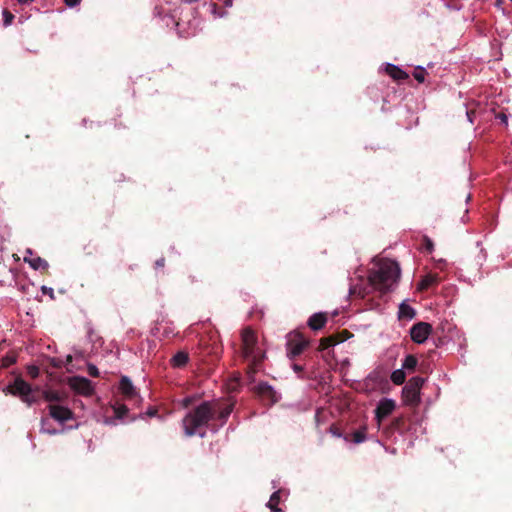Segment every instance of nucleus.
I'll return each mask as SVG.
<instances>
[{
	"mask_svg": "<svg viewBox=\"0 0 512 512\" xmlns=\"http://www.w3.org/2000/svg\"><path fill=\"white\" fill-rule=\"evenodd\" d=\"M234 409L233 402L203 401L190 409L182 419V427L187 437H204L206 429L217 431L223 426Z\"/></svg>",
	"mask_w": 512,
	"mask_h": 512,
	"instance_id": "nucleus-1",
	"label": "nucleus"
},
{
	"mask_svg": "<svg viewBox=\"0 0 512 512\" xmlns=\"http://www.w3.org/2000/svg\"><path fill=\"white\" fill-rule=\"evenodd\" d=\"M241 340L242 356L245 359L250 360L246 369V374L250 381H254V375L264 359V354L257 348V336L250 327H246L242 330Z\"/></svg>",
	"mask_w": 512,
	"mask_h": 512,
	"instance_id": "nucleus-2",
	"label": "nucleus"
},
{
	"mask_svg": "<svg viewBox=\"0 0 512 512\" xmlns=\"http://www.w3.org/2000/svg\"><path fill=\"white\" fill-rule=\"evenodd\" d=\"M400 277V268L397 262L385 260L379 268L373 271L369 276L371 285L381 293L390 291L391 287Z\"/></svg>",
	"mask_w": 512,
	"mask_h": 512,
	"instance_id": "nucleus-3",
	"label": "nucleus"
},
{
	"mask_svg": "<svg viewBox=\"0 0 512 512\" xmlns=\"http://www.w3.org/2000/svg\"><path fill=\"white\" fill-rule=\"evenodd\" d=\"M37 391L38 388L33 389L21 376L16 377L13 382L3 389L6 395L10 394L19 397L20 400L29 407L38 402Z\"/></svg>",
	"mask_w": 512,
	"mask_h": 512,
	"instance_id": "nucleus-4",
	"label": "nucleus"
},
{
	"mask_svg": "<svg viewBox=\"0 0 512 512\" xmlns=\"http://www.w3.org/2000/svg\"><path fill=\"white\" fill-rule=\"evenodd\" d=\"M310 345V341L306 339L300 332H291L287 336L286 353L290 360H294L302 354Z\"/></svg>",
	"mask_w": 512,
	"mask_h": 512,
	"instance_id": "nucleus-5",
	"label": "nucleus"
},
{
	"mask_svg": "<svg viewBox=\"0 0 512 512\" xmlns=\"http://www.w3.org/2000/svg\"><path fill=\"white\" fill-rule=\"evenodd\" d=\"M253 391L265 405L271 406L279 400L277 392L267 382H260Z\"/></svg>",
	"mask_w": 512,
	"mask_h": 512,
	"instance_id": "nucleus-6",
	"label": "nucleus"
},
{
	"mask_svg": "<svg viewBox=\"0 0 512 512\" xmlns=\"http://www.w3.org/2000/svg\"><path fill=\"white\" fill-rule=\"evenodd\" d=\"M69 387L76 393L83 396H92L94 394V387L92 382L82 376H73L68 379Z\"/></svg>",
	"mask_w": 512,
	"mask_h": 512,
	"instance_id": "nucleus-7",
	"label": "nucleus"
},
{
	"mask_svg": "<svg viewBox=\"0 0 512 512\" xmlns=\"http://www.w3.org/2000/svg\"><path fill=\"white\" fill-rule=\"evenodd\" d=\"M431 332V324L427 322H418L411 327L410 336L415 343L421 344L426 341Z\"/></svg>",
	"mask_w": 512,
	"mask_h": 512,
	"instance_id": "nucleus-8",
	"label": "nucleus"
},
{
	"mask_svg": "<svg viewBox=\"0 0 512 512\" xmlns=\"http://www.w3.org/2000/svg\"><path fill=\"white\" fill-rule=\"evenodd\" d=\"M49 415L60 423H64L73 419L74 413L68 407L57 405V404H49L48 405Z\"/></svg>",
	"mask_w": 512,
	"mask_h": 512,
	"instance_id": "nucleus-9",
	"label": "nucleus"
},
{
	"mask_svg": "<svg viewBox=\"0 0 512 512\" xmlns=\"http://www.w3.org/2000/svg\"><path fill=\"white\" fill-rule=\"evenodd\" d=\"M396 408V403L394 400L389 398H383L379 401L376 409H375V417L380 424L381 421L388 417L394 409Z\"/></svg>",
	"mask_w": 512,
	"mask_h": 512,
	"instance_id": "nucleus-10",
	"label": "nucleus"
},
{
	"mask_svg": "<svg viewBox=\"0 0 512 512\" xmlns=\"http://www.w3.org/2000/svg\"><path fill=\"white\" fill-rule=\"evenodd\" d=\"M119 391L127 400L135 399L138 396L136 388L127 376H122L119 382Z\"/></svg>",
	"mask_w": 512,
	"mask_h": 512,
	"instance_id": "nucleus-11",
	"label": "nucleus"
},
{
	"mask_svg": "<svg viewBox=\"0 0 512 512\" xmlns=\"http://www.w3.org/2000/svg\"><path fill=\"white\" fill-rule=\"evenodd\" d=\"M328 321V313L318 312L311 315L307 321L308 327L313 331L321 330Z\"/></svg>",
	"mask_w": 512,
	"mask_h": 512,
	"instance_id": "nucleus-12",
	"label": "nucleus"
},
{
	"mask_svg": "<svg viewBox=\"0 0 512 512\" xmlns=\"http://www.w3.org/2000/svg\"><path fill=\"white\" fill-rule=\"evenodd\" d=\"M402 398L405 404L416 407L420 403V392L405 385L402 389Z\"/></svg>",
	"mask_w": 512,
	"mask_h": 512,
	"instance_id": "nucleus-13",
	"label": "nucleus"
},
{
	"mask_svg": "<svg viewBox=\"0 0 512 512\" xmlns=\"http://www.w3.org/2000/svg\"><path fill=\"white\" fill-rule=\"evenodd\" d=\"M385 72L395 81H403L409 78L404 70L394 64H386Z\"/></svg>",
	"mask_w": 512,
	"mask_h": 512,
	"instance_id": "nucleus-14",
	"label": "nucleus"
},
{
	"mask_svg": "<svg viewBox=\"0 0 512 512\" xmlns=\"http://www.w3.org/2000/svg\"><path fill=\"white\" fill-rule=\"evenodd\" d=\"M24 261L27 262L34 270H41L43 272H48L49 264L48 262L41 257L28 258L24 257Z\"/></svg>",
	"mask_w": 512,
	"mask_h": 512,
	"instance_id": "nucleus-15",
	"label": "nucleus"
},
{
	"mask_svg": "<svg viewBox=\"0 0 512 512\" xmlns=\"http://www.w3.org/2000/svg\"><path fill=\"white\" fill-rule=\"evenodd\" d=\"M438 282H439V277L437 274H427L418 283V290L419 291L428 290L430 287L437 285Z\"/></svg>",
	"mask_w": 512,
	"mask_h": 512,
	"instance_id": "nucleus-16",
	"label": "nucleus"
},
{
	"mask_svg": "<svg viewBox=\"0 0 512 512\" xmlns=\"http://www.w3.org/2000/svg\"><path fill=\"white\" fill-rule=\"evenodd\" d=\"M416 316V311L410 305L401 303L398 311L399 320H412Z\"/></svg>",
	"mask_w": 512,
	"mask_h": 512,
	"instance_id": "nucleus-17",
	"label": "nucleus"
},
{
	"mask_svg": "<svg viewBox=\"0 0 512 512\" xmlns=\"http://www.w3.org/2000/svg\"><path fill=\"white\" fill-rule=\"evenodd\" d=\"M189 360L188 353L184 351L177 352L171 359V365L175 368H181L187 364Z\"/></svg>",
	"mask_w": 512,
	"mask_h": 512,
	"instance_id": "nucleus-18",
	"label": "nucleus"
},
{
	"mask_svg": "<svg viewBox=\"0 0 512 512\" xmlns=\"http://www.w3.org/2000/svg\"><path fill=\"white\" fill-rule=\"evenodd\" d=\"M366 430H367L366 426H363L359 430L353 432L351 434V438H350V435H346L344 437V439L346 441L351 440L355 444H360L366 440Z\"/></svg>",
	"mask_w": 512,
	"mask_h": 512,
	"instance_id": "nucleus-19",
	"label": "nucleus"
},
{
	"mask_svg": "<svg viewBox=\"0 0 512 512\" xmlns=\"http://www.w3.org/2000/svg\"><path fill=\"white\" fill-rule=\"evenodd\" d=\"M43 398L53 404V402H61L63 400L62 395L56 390H45L42 392Z\"/></svg>",
	"mask_w": 512,
	"mask_h": 512,
	"instance_id": "nucleus-20",
	"label": "nucleus"
},
{
	"mask_svg": "<svg viewBox=\"0 0 512 512\" xmlns=\"http://www.w3.org/2000/svg\"><path fill=\"white\" fill-rule=\"evenodd\" d=\"M418 360L414 355H407L402 363V368L407 371H414L417 367Z\"/></svg>",
	"mask_w": 512,
	"mask_h": 512,
	"instance_id": "nucleus-21",
	"label": "nucleus"
},
{
	"mask_svg": "<svg viewBox=\"0 0 512 512\" xmlns=\"http://www.w3.org/2000/svg\"><path fill=\"white\" fill-rule=\"evenodd\" d=\"M406 374L404 372V369H397L394 370L391 374V381L395 385H402L405 382Z\"/></svg>",
	"mask_w": 512,
	"mask_h": 512,
	"instance_id": "nucleus-22",
	"label": "nucleus"
},
{
	"mask_svg": "<svg viewBox=\"0 0 512 512\" xmlns=\"http://www.w3.org/2000/svg\"><path fill=\"white\" fill-rule=\"evenodd\" d=\"M279 503H280V491H276L271 495L267 506L270 508V510L272 512H279L280 511V509L278 508Z\"/></svg>",
	"mask_w": 512,
	"mask_h": 512,
	"instance_id": "nucleus-23",
	"label": "nucleus"
},
{
	"mask_svg": "<svg viewBox=\"0 0 512 512\" xmlns=\"http://www.w3.org/2000/svg\"><path fill=\"white\" fill-rule=\"evenodd\" d=\"M423 383H424V379L422 377L415 376V377H412L407 382L406 385L409 386L410 388L416 389L417 391L420 392V389H421Z\"/></svg>",
	"mask_w": 512,
	"mask_h": 512,
	"instance_id": "nucleus-24",
	"label": "nucleus"
},
{
	"mask_svg": "<svg viewBox=\"0 0 512 512\" xmlns=\"http://www.w3.org/2000/svg\"><path fill=\"white\" fill-rule=\"evenodd\" d=\"M427 72L424 68L422 67H417L414 72H413V76L414 78L419 82V83H423L424 80H425V76H426Z\"/></svg>",
	"mask_w": 512,
	"mask_h": 512,
	"instance_id": "nucleus-25",
	"label": "nucleus"
},
{
	"mask_svg": "<svg viewBox=\"0 0 512 512\" xmlns=\"http://www.w3.org/2000/svg\"><path fill=\"white\" fill-rule=\"evenodd\" d=\"M114 413L116 418L122 419L128 413V408L123 404L117 405L114 407Z\"/></svg>",
	"mask_w": 512,
	"mask_h": 512,
	"instance_id": "nucleus-26",
	"label": "nucleus"
},
{
	"mask_svg": "<svg viewBox=\"0 0 512 512\" xmlns=\"http://www.w3.org/2000/svg\"><path fill=\"white\" fill-rule=\"evenodd\" d=\"M2 14H3L4 26L7 27V26L11 25L14 20V15L8 9H4Z\"/></svg>",
	"mask_w": 512,
	"mask_h": 512,
	"instance_id": "nucleus-27",
	"label": "nucleus"
},
{
	"mask_svg": "<svg viewBox=\"0 0 512 512\" xmlns=\"http://www.w3.org/2000/svg\"><path fill=\"white\" fill-rule=\"evenodd\" d=\"M327 341L330 342L332 344V346H335V345H337L339 343L344 342L345 341V337H341L340 334L335 333V334L327 336Z\"/></svg>",
	"mask_w": 512,
	"mask_h": 512,
	"instance_id": "nucleus-28",
	"label": "nucleus"
},
{
	"mask_svg": "<svg viewBox=\"0 0 512 512\" xmlns=\"http://www.w3.org/2000/svg\"><path fill=\"white\" fill-rule=\"evenodd\" d=\"M422 241H423L422 245H423V248L425 249V251L428 253H432V251L434 250L433 241L427 236H424Z\"/></svg>",
	"mask_w": 512,
	"mask_h": 512,
	"instance_id": "nucleus-29",
	"label": "nucleus"
},
{
	"mask_svg": "<svg viewBox=\"0 0 512 512\" xmlns=\"http://www.w3.org/2000/svg\"><path fill=\"white\" fill-rule=\"evenodd\" d=\"M221 348L217 341H214L211 347L207 344V354L209 355H218Z\"/></svg>",
	"mask_w": 512,
	"mask_h": 512,
	"instance_id": "nucleus-30",
	"label": "nucleus"
},
{
	"mask_svg": "<svg viewBox=\"0 0 512 512\" xmlns=\"http://www.w3.org/2000/svg\"><path fill=\"white\" fill-rule=\"evenodd\" d=\"M39 373H40V370H39V368L37 366L30 365V366L27 367V374L32 379H36L39 376Z\"/></svg>",
	"mask_w": 512,
	"mask_h": 512,
	"instance_id": "nucleus-31",
	"label": "nucleus"
},
{
	"mask_svg": "<svg viewBox=\"0 0 512 512\" xmlns=\"http://www.w3.org/2000/svg\"><path fill=\"white\" fill-rule=\"evenodd\" d=\"M403 425H404L403 417H397L391 423V427L395 430H400Z\"/></svg>",
	"mask_w": 512,
	"mask_h": 512,
	"instance_id": "nucleus-32",
	"label": "nucleus"
},
{
	"mask_svg": "<svg viewBox=\"0 0 512 512\" xmlns=\"http://www.w3.org/2000/svg\"><path fill=\"white\" fill-rule=\"evenodd\" d=\"M329 347H333V346L330 342L327 341V337L321 338L320 342H319L318 350L324 351V350L328 349Z\"/></svg>",
	"mask_w": 512,
	"mask_h": 512,
	"instance_id": "nucleus-33",
	"label": "nucleus"
},
{
	"mask_svg": "<svg viewBox=\"0 0 512 512\" xmlns=\"http://www.w3.org/2000/svg\"><path fill=\"white\" fill-rule=\"evenodd\" d=\"M87 370L88 374L92 377H98L100 374L98 368L93 364H88Z\"/></svg>",
	"mask_w": 512,
	"mask_h": 512,
	"instance_id": "nucleus-34",
	"label": "nucleus"
},
{
	"mask_svg": "<svg viewBox=\"0 0 512 512\" xmlns=\"http://www.w3.org/2000/svg\"><path fill=\"white\" fill-rule=\"evenodd\" d=\"M15 362H16V357L15 356H6L3 359V365L6 366V367L14 364Z\"/></svg>",
	"mask_w": 512,
	"mask_h": 512,
	"instance_id": "nucleus-35",
	"label": "nucleus"
},
{
	"mask_svg": "<svg viewBox=\"0 0 512 512\" xmlns=\"http://www.w3.org/2000/svg\"><path fill=\"white\" fill-rule=\"evenodd\" d=\"M330 432H331L334 436H336V437H341V436H342V433H341L340 429H339L337 426H335V425H332V426L330 427Z\"/></svg>",
	"mask_w": 512,
	"mask_h": 512,
	"instance_id": "nucleus-36",
	"label": "nucleus"
},
{
	"mask_svg": "<svg viewBox=\"0 0 512 512\" xmlns=\"http://www.w3.org/2000/svg\"><path fill=\"white\" fill-rule=\"evenodd\" d=\"M51 365L55 368H60L63 366V363L60 359L52 358L50 361Z\"/></svg>",
	"mask_w": 512,
	"mask_h": 512,
	"instance_id": "nucleus-37",
	"label": "nucleus"
},
{
	"mask_svg": "<svg viewBox=\"0 0 512 512\" xmlns=\"http://www.w3.org/2000/svg\"><path fill=\"white\" fill-rule=\"evenodd\" d=\"M81 0H64V3L68 7H75L76 5L80 4Z\"/></svg>",
	"mask_w": 512,
	"mask_h": 512,
	"instance_id": "nucleus-38",
	"label": "nucleus"
},
{
	"mask_svg": "<svg viewBox=\"0 0 512 512\" xmlns=\"http://www.w3.org/2000/svg\"><path fill=\"white\" fill-rule=\"evenodd\" d=\"M292 368H293L294 372H296L298 374L302 373L303 370H304L303 366H301V365H299L297 363H293Z\"/></svg>",
	"mask_w": 512,
	"mask_h": 512,
	"instance_id": "nucleus-39",
	"label": "nucleus"
},
{
	"mask_svg": "<svg viewBox=\"0 0 512 512\" xmlns=\"http://www.w3.org/2000/svg\"><path fill=\"white\" fill-rule=\"evenodd\" d=\"M155 266L157 268H162L165 266V258L164 257H161L160 259L156 260L155 262Z\"/></svg>",
	"mask_w": 512,
	"mask_h": 512,
	"instance_id": "nucleus-40",
	"label": "nucleus"
},
{
	"mask_svg": "<svg viewBox=\"0 0 512 512\" xmlns=\"http://www.w3.org/2000/svg\"><path fill=\"white\" fill-rule=\"evenodd\" d=\"M338 334H340L341 337H345V341L352 336L348 330H342L341 332H338Z\"/></svg>",
	"mask_w": 512,
	"mask_h": 512,
	"instance_id": "nucleus-41",
	"label": "nucleus"
},
{
	"mask_svg": "<svg viewBox=\"0 0 512 512\" xmlns=\"http://www.w3.org/2000/svg\"><path fill=\"white\" fill-rule=\"evenodd\" d=\"M42 291L44 294H50V296L53 295V289L52 288H47L46 286H43L42 287Z\"/></svg>",
	"mask_w": 512,
	"mask_h": 512,
	"instance_id": "nucleus-42",
	"label": "nucleus"
},
{
	"mask_svg": "<svg viewBox=\"0 0 512 512\" xmlns=\"http://www.w3.org/2000/svg\"><path fill=\"white\" fill-rule=\"evenodd\" d=\"M191 402H192V399H191V398H189V397H187V398H185V399L183 400V406H184V407H188V406L191 404Z\"/></svg>",
	"mask_w": 512,
	"mask_h": 512,
	"instance_id": "nucleus-43",
	"label": "nucleus"
},
{
	"mask_svg": "<svg viewBox=\"0 0 512 512\" xmlns=\"http://www.w3.org/2000/svg\"><path fill=\"white\" fill-rule=\"evenodd\" d=\"M20 4H26L32 2L33 0H17Z\"/></svg>",
	"mask_w": 512,
	"mask_h": 512,
	"instance_id": "nucleus-44",
	"label": "nucleus"
},
{
	"mask_svg": "<svg viewBox=\"0 0 512 512\" xmlns=\"http://www.w3.org/2000/svg\"><path fill=\"white\" fill-rule=\"evenodd\" d=\"M72 359H73V358H72V356H71V355H67V357H66V363H67V364H68V363H71V362H72Z\"/></svg>",
	"mask_w": 512,
	"mask_h": 512,
	"instance_id": "nucleus-45",
	"label": "nucleus"
},
{
	"mask_svg": "<svg viewBox=\"0 0 512 512\" xmlns=\"http://www.w3.org/2000/svg\"><path fill=\"white\" fill-rule=\"evenodd\" d=\"M198 0H186V2L188 3H193V2H197Z\"/></svg>",
	"mask_w": 512,
	"mask_h": 512,
	"instance_id": "nucleus-46",
	"label": "nucleus"
},
{
	"mask_svg": "<svg viewBox=\"0 0 512 512\" xmlns=\"http://www.w3.org/2000/svg\"><path fill=\"white\" fill-rule=\"evenodd\" d=\"M27 253H29L30 255H32V251L30 249L27 250Z\"/></svg>",
	"mask_w": 512,
	"mask_h": 512,
	"instance_id": "nucleus-47",
	"label": "nucleus"
}]
</instances>
